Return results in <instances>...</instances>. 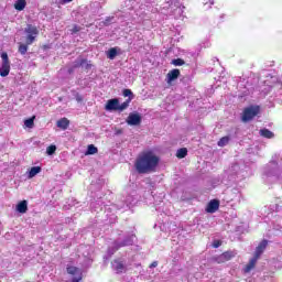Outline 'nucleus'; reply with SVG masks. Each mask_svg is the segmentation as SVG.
<instances>
[{
  "mask_svg": "<svg viewBox=\"0 0 282 282\" xmlns=\"http://www.w3.org/2000/svg\"><path fill=\"white\" fill-rule=\"evenodd\" d=\"M160 164V158L153 152L149 151L138 156L134 167L137 173L145 175L147 173H153Z\"/></svg>",
  "mask_w": 282,
  "mask_h": 282,
  "instance_id": "f257e3e1",
  "label": "nucleus"
},
{
  "mask_svg": "<svg viewBox=\"0 0 282 282\" xmlns=\"http://www.w3.org/2000/svg\"><path fill=\"white\" fill-rule=\"evenodd\" d=\"M264 175L267 177V182H278L282 177V159L276 162V160H272L264 167Z\"/></svg>",
  "mask_w": 282,
  "mask_h": 282,
  "instance_id": "f03ea898",
  "label": "nucleus"
},
{
  "mask_svg": "<svg viewBox=\"0 0 282 282\" xmlns=\"http://www.w3.org/2000/svg\"><path fill=\"white\" fill-rule=\"evenodd\" d=\"M133 239H135V235L131 234L123 238V240H115L112 246H110L107 250V256H104V261H108L118 252L119 248H126V246H133Z\"/></svg>",
  "mask_w": 282,
  "mask_h": 282,
  "instance_id": "7ed1b4c3",
  "label": "nucleus"
},
{
  "mask_svg": "<svg viewBox=\"0 0 282 282\" xmlns=\"http://www.w3.org/2000/svg\"><path fill=\"white\" fill-rule=\"evenodd\" d=\"M226 175H228L229 181L232 182L234 180H237V177L243 180L246 177V172L238 163H234L226 171Z\"/></svg>",
  "mask_w": 282,
  "mask_h": 282,
  "instance_id": "20e7f679",
  "label": "nucleus"
},
{
  "mask_svg": "<svg viewBox=\"0 0 282 282\" xmlns=\"http://www.w3.org/2000/svg\"><path fill=\"white\" fill-rule=\"evenodd\" d=\"M128 108H129V101H124L120 105V99H118V98L109 99L105 106V110L110 111V112L111 111H124V109H128Z\"/></svg>",
  "mask_w": 282,
  "mask_h": 282,
  "instance_id": "39448f33",
  "label": "nucleus"
},
{
  "mask_svg": "<svg viewBox=\"0 0 282 282\" xmlns=\"http://www.w3.org/2000/svg\"><path fill=\"white\" fill-rule=\"evenodd\" d=\"M111 268L116 274H124L127 270H129V265L127 264V259L117 258L112 260Z\"/></svg>",
  "mask_w": 282,
  "mask_h": 282,
  "instance_id": "423d86ee",
  "label": "nucleus"
},
{
  "mask_svg": "<svg viewBox=\"0 0 282 282\" xmlns=\"http://www.w3.org/2000/svg\"><path fill=\"white\" fill-rule=\"evenodd\" d=\"M24 34H26V45H32L39 36V29L32 24H28L24 29Z\"/></svg>",
  "mask_w": 282,
  "mask_h": 282,
  "instance_id": "0eeeda50",
  "label": "nucleus"
},
{
  "mask_svg": "<svg viewBox=\"0 0 282 282\" xmlns=\"http://www.w3.org/2000/svg\"><path fill=\"white\" fill-rule=\"evenodd\" d=\"M259 106H250L243 110L242 122H250L254 117L259 116Z\"/></svg>",
  "mask_w": 282,
  "mask_h": 282,
  "instance_id": "6e6552de",
  "label": "nucleus"
},
{
  "mask_svg": "<svg viewBox=\"0 0 282 282\" xmlns=\"http://www.w3.org/2000/svg\"><path fill=\"white\" fill-rule=\"evenodd\" d=\"M2 63L0 65V76L6 78V76L10 75V58L8 57V53L3 52L1 54Z\"/></svg>",
  "mask_w": 282,
  "mask_h": 282,
  "instance_id": "1a4fd4ad",
  "label": "nucleus"
},
{
  "mask_svg": "<svg viewBox=\"0 0 282 282\" xmlns=\"http://www.w3.org/2000/svg\"><path fill=\"white\" fill-rule=\"evenodd\" d=\"M126 122L129 127H139V124H142V115L138 112H130Z\"/></svg>",
  "mask_w": 282,
  "mask_h": 282,
  "instance_id": "9d476101",
  "label": "nucleus"
},
{
  "mask_svg": "<svg viewBox=\"0 0 282 282\" xmlns=\"http://www.w3.org/2000/svg\"><path fill=\"white\" fill-rule=\"evenodd\" d=\"M237 257V251H225L220 256L215 258L216 263H226V261H230V259H235Z\"/></svg>",
  "mask_w": 282,
  "mask_h": 282,
  "instance_id": "9b49d317",
  "label": "nucleus"
},
{
  "mask_svg": "<svg viewBox=\"0 0 282 282\" xmlns=\"http://www.w3.org/2000/svg\"><path fill=\"white\" fill-rule=\"evenodd\" d=\"M74 67L75 68L82 67L83 69H86L87 72H89V69H91V62L85 58H77L74 63Z\"/></svg>",
  "mask_w": 282,
  "mask_h": 282,
  "instance_id": "f8f14e48",
  "label": "nucleus"
},
{
  "mask_svg": "<svg viewBox=\"0 0 282 282\" xmlns=\"http://www.w3.org/2000/svg\"><path fill=\"white\" fill-rule=\"evenodd\" d=\"M177 78H180V69L174 68L167 73L166 83L171 85L174 80H177Z\"/></svg>",
  "mask_w": 282,
  "mask_h": 282,
  "instance_id": "ddd939ff",
  "label": "nucleus"
},
{
  "mask_svg": "<svg viewBox=\"0 0 282 282\" xmlns=\"http://www.w3.org/2000/svg\"><path fill=\"white\" fill-rule=\"evenodd\" d=\"M219 210V200L218 199H212L206 207V213H217Z\"/></svg>",
  "mask_w": 282,
  "mask_h": 282,
  "instance_id": "4468645a",
  "label": "nucleus"
},
{
  "mask_svg": "<svg viewBox=\"0 0 282 282\" xmlns=\"http://www.w3.org/2000/svg\"><path fill=\"white\" fill-rule=\"evenodd\" d=\"M265 248H268V240H262L258 247L256 248V252L254 254L257 257H261L263 254V252L265 251Z\"/></svg>",
  "mask_w": 282,
  "mask_h": 282,
  "instance_id": "2eb2a0df",
  "label": "nucleus"
},
{
  "mask_svg": "<svg viewBox=\"0 0 282 282\" xmlns=\"http://www.w3.org/2000/svg\"><path fill=\"white\" fill-rule=\"evenodd\" d=\"M272 228L276 232H281L282 231V216H278V217H275L272 220Z\"/></svg>",
  "mask_w": 282,
  "mask_h": 282,
  "instance_id": "dca6fc26",
  "label": "nucleus"
},
{
  "mask_svg": "<svg viewBox=\"0 0 282 282\" xmlns=\"http://www.w3.org/2000/svg\"><path fill=\"white\" fill-rule=\"evenodd\" d=\"M15 209L21 215H25V213H28V200H21L20 203H18Z\"/></svg>",
  "mask_w": 282,
  "mask_h": 282,
  "instance_id": "f3484780",
  "label": "nucleus"
},
{
  "mask_svg": "<svg viewBox=\"0 0 282 282\" xmlns=\"http://www.w3.org/2000/svg\"><path fill=\"white\" fill-rule=\"evenodd\" d=\"M118 52H120V48L111 47L106 52V56L109 58V61H113L116 56H118Z\"/></svg>",
  "mask_w": 282,
  "mask_h": 282,
  "instance_id": "a211bd4d",
  "label": "nucleus"
},
{
  "mask_svg": "<svg viewBox=\"0 0 282 282\" xmlns=\"http://www.w3.org/2000/svg\"><path fill=\"white\" fill-rule=\"evenodd\" d=\"M257 261H259V256H253V258L250 259L249 263L245 268V272H250L254 265H257Z\"/></svg>",
  "mask_w": 282,
  "mask_h": 282,
  "instance_id": "6ab92c4d",
  "label": "nucleus"
},
{
  "mask_svg": "<svg viewBox=\"0 0 282 282\" xmlns=\"http://www.w3.org/2000/svg\"><path fill=\"white\" fill-rule=\"evenodd\" d=\"M259 133L262 138H267L268 140L274 138V132L270 131L268 128L260 129Z\"/></svg>",
  "mask_w": 282,
  "mask_h": 282,
  "instance_id": "aec40b11",
  "label": "nucleus"
},
{
  "mask_svg": "<svg viewBox=\"0 0 282 282\" xmlns=\"http://www.w3.org/2000/svg\"><path fill=\"white\" fill-rule=\"evenodd\" d=\"M138 204V198L128 195L124 199V205L127 206V208H131V206H135Z\"/></svg>",
  "mask_w": 282,
  "mask_h": 282,
  "instance_id": "412c9836",
  "label": "nucleus"
},
{
  "mask_svg": "<svg viewBox=\"0 0 282 282\" xmlns=\"http://www.w3.org/2000/svg\"><path fill=\"white\" fill-rule=\"evenodd\" d=\"M69 127V120L67 118H62L57 121V128L63 129V131L67 130Z\"/></svg>",
  "mask_w": 282,
  "mask_h": 282,
  "instance_id": "4be33fe9",
  "label": "nucleus"
},
{
  "mask_svg": "<svg viewBox=\"0 0 282 282\" xmlns=\"http://www.w3.org/2000/svg\"><path fill=\"white\" fill-rule=\"evenodd\" d=\"M41 171H42L41 166L31 167V170L28 173V178L32 180V177H36V175H39V173H41Z\"/></svg>",
  "mask_w": 282,
  "mask_h": 282,
  "instance_id": "5701e85b",
  "label": "nucleus"
},
{
  "mask_svg": "<svg viewBox=\"0 0 282 282\" xmlns=\"http://www.w3.org/2000/svg\"><path fill=\"white\" fill-rule=\"evenodd\" d=\"M25 6H28L25 0H17L14 3V8L18 12H23V10H25Z\"/></svg>",
  "mask_w": 282,
  "mask_h": 282,
  "instance_id": "b1692460",
  "label": "nucleus"
},
{
  "mask_svg": "<svg viewBox=\"0 0 282 282\" xmlns=\"http://www.w3.org/2000/svg\"><path fill=\"white\" fill-rule=\"evenodd\" d=\"M122 94L124 98H128L126 102H128V107H129V105L131 104V100H133L134 98L133 91H131V89H123Z\"/></svg>",
  "mask_w": 282,
  "mask_h": 282,
  "instance_id": "393cba45",
  "label": "nucleus"
},
{
  "mask_svg": "<svg viewBox=\"0 0 282 282\" xmlns=\"http://www.w3.org/2000/svg\"><path fill=\"white\" fill-rule=\"evenodd\" d=\"M98 153V148L94 144H89L86 150V155H96Z\"/></svg>",
  "mask_w": 282,
  "mask_h": 282,
  "instance_id": "a878e982",
  "label": "nucleus"
},
{
  "mask_svg": "<svg viewBox=\"0 0 282 282\" xmlns=\"http://www.w3.org/2000/svg\"><path fill=\"white\" fill-rule=\"evenodd\" d=\"M186 155H188V150L186 148H181L176 152V158H178V160H183Z\"/></svg>",
  "mask_w": 282,
  "mask_h": 282,
  "instance_id": "bb28decb",
  "label": "nucleus"
},
{
  "mask_svg": "<svg viewBox=\"0 0 282 282\" xmlns=\"http://www.w3.org/2000/svg\"><path fill=\"white\" fill-rule=\"evenodd\" d=\"M28 45H31V44H23V43H19V48H18V52L20 54H22V56H25V54H28Z\"/></svg>",
  "mask_w": 282,
  "mask_h": 282,
  "instance_id": "cd10ccee",
  "label": "nucleus"
},
{
  "mask_svg": "<svg viewBox=\"0 0 282 282\" xmlns=\"http://www.w3.org/2000/svg\"><path fill=\"white\" fill-rule=\"evenodd\" d=\"M171 65H174V67H182V65H186V62L182 58H174L172 59Z\"/></svg>",
  "mask_w": 282,
  "mask_h": 282,
  "instance_id": "c85d7f7f",
  "label": "nucleus"
},
{
  "mask_svg": "<svg viewBox=\"0 0 282 282\" xmlns=\"http://www.w3.org/2000/svg\"><path fill=\"white\" fill-rule=\"evenodd\" d=\"M36 117H31L29 119H25L24 120V126L28 128V129H33L34 128V120H35Z\"/></svg>",
  "mask_w": 282,
  "mask_h": 282,
  "instance_id": "c756f323",
  "label": "nucleus"
},
{
  "mask_svg": "<svg viewBox=\"0 0 282 282\" xmlns=\"http://www.w3.org/2000/svg\"><path fill=\"white\" fill-rule=\"evenodd\" d=\"M240 193H241V192H240L239 188H237V187L231 188V189L229 191V195H230L231 199H237V197H239Z\"/></svg>",
  "mask_w": 282,
  "mask_h": 282,
  "instance_id": "7c9ffc66",
  "label": "nucleus"
},
{
  "mask_svg": "<svg viewBox=\"0 0 282 282\" xmlns=\"http://www.w3.org/2000/svg\"><path fill=\"white\" fill-rule=\"evenodd\" d=\"M228 142H230V137H223L218 141V147H226L228 144Z\"/></svg>",
  "mask_w": 282,
  "mask_h": 282,
  "instance_id": "2f4dec72",
  "label": "nucleus"
},
{
  "mask_svg": "<svg viewBox=\"0 0 282 282\" xmlns=\"http://www.w3.org/2000/svg\"><path fill=\"white\" fill-rule=\"evenodd\" d=\"M102 23L106 28H108V25H111V23H116V18L115 17H108V18L105 19V21Z\"/></svg>",
  "mask_w": 282,
  "mask_h": 282,
  "instance_id": "473e14b6",
  "label": "nucleus"
},
{
  "mask_svg": "<svg viewBox=\"0 0 282 282\" xmlns=\"http://www.w3.org/2000/svg\"><path fill=\"white\" fill-rule=\"evenodd\" d=\"M47 155H54L56 153V145H50L46 149Z\"/></svg>",
  "mask_w": 282,
  "mask_h": 282,
  "instance_id": "72a5a7b5",
  "label": "nucleus"
},
{
  "mask_svg": "<svg viewBox=\"0 0 282 282\" xmlns=\"http://www.w3.org/2000/svg\"><path fill=\"white\" fill-rule=\"evenodd\" d=\"M269 208L271 213H279V210H281V206H279V204L270 205Z\"/></svg>",
  "mask_w": 282,
  "mask_h": 282,
  "instance_id": "f704fd0d",
  "label": "nucleus"
},
{
  "mask_svg": "<svg viewBox=\"0 0 282 282\" xmlns=\"http://www.w3.org/2000/svg\"><path fill=\"white\" fill-rule=\"evenodd\" d=\"M82 28L77 24H75L70 30V34H78V32H80Z\"/></svg>",
  "mask_w": 282,
  "mask_h": 282,
  "instance_id": "c9c22d12",
  "label": "nucleus"
},
{
  "mask_svg": "<svg viewBox=\"0 0 282 282\" xmlns=\"http://www.w3.org/2000/svg\"><path fill=\"white\" fill-rule=\"evenodd\" d=\"M173 3H174V8L178 9V12L181 11V6L182 3H180V1H175V0H172L171 2V8H173Z\"/></svg>",
  "mask_w": 282,
  "mask_h": 282,
  "instance_id": "e433bc0d",
  "label": "nucleus"
},
{
  "mask_svg": "<svg viewBox=\"0 0 282 282\" xmlns=\"http://www.w3.org/2000/svg\"><path fill=\"white\" fill-rule=\"evenodd\" d=\"M75 99H76L77 102H83V95L76 93Z\"/></svg>",
  "mask_w": 282,
  "mask_h": 282,
  "instance_id": "4c0bfd02",
  "label": "nucleus"
},
{
  "mask_svg": "<svg viewBox=\"0 0 282 282\" xmlns=\"http://www.w3.org/2000/svg\"><path fill=\"white\" fill-rule=\"evenodd\" d=\"M221 246V241L219 240H214L213 242V248H219Z\"/></svg>",
  "mask_w": 282,
  "mask_h": 282,
  "instance_id": "58836bf2",
  "label": "nucleus"
},
{
  "mask_svg": "<svg viewBox=\"0 0 282 282\" xmlns=\"http://www.w3.org/2000/svg\"><path fill=\"white\" fill-rule=\"evenodd\" d=\"M181 80H182V83H191V78L189 77H183Z\"/></svg>",
  "mask_w": 282,
  "mask_h": 282,
  "instance_id": "ea45409f",
  "label": "nucleus"
},
{
  "mask_svg": "<svg viewBox=\"0 0 282 282\" xmlns=\"http://www.w3.org/2000/svg\"><path fill=\"white\" fill-rule=\"evenodd\" d=\"M150 268H158V261H153V262L150 264Z\"/></svg>",
  "mask_w": 282,
  "mask_h": 282,
  "instance_id": "a19ab883",
  "label": "nucleus"
},
{
  "mask_svg": "<svg viewBox=\"0 0 282 282\" xmlns=\"http://www.w3.org/2000/svg\"><path fill=\"white\" fill-rule=\"evenodd\" d=\"M72 1H74V0H62L61 3H62V4L72 3Z\"/></svg>",
  "mask_w": 282,
  "mask_h": 282,
  "instance_id": "79ce46f5",
  "label": "nucleus"
},
{
  "mask_svg": "<svg viewBox=\"0 0 282 282\" xmlns=\"http://www.w3.org/2000/svg\"><path fill=\"white\" fill-rule=\"evenodd\" d=\"M212 6H215V0H209V7H207V9L209 10V8H212Z\"/></svg>",
  "mask_w": 282,
  "mask_h": 282,
  "instance_id": "37998d69",
  "label": "nucleus"
},
{
  "mask_svg": "<svg viewBox=\"0 0 282 282\" xmlns=\"http://www.w3.org/2000/svg\"><path fill=\"white\" fill-rule=\"evenodd\" d=\"M204 6L207 7V6H208V2H205Z\"/></svg>",
  "mask_w": 282,
  "mask_h": 282,
  "instance_id": "c03bdc74",
  "label": "nucleus"
}]
</instances>
